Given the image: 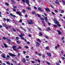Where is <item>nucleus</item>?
Masks as SVG:
<instances>
[{"label":"nucleus","mask_w":65,"mask_h":65,"mask_svg":"<svg viewBox=\"0 0 65 65\" xmlns=\"http://www.w3.org/2000/svg\"><path fill=\"white\" fill-rule=\"evenodd\" d=\"M16 40H18L19 39V38L18 37H16L15 38Z\"/></svg>","instance_id":"obj_20"},{"label":"nucleus","mask_w":65,"mask_h":65,"mask_svg":"<svg viewBox=\"0 0 65 65\" xmlns=\"http://www.w3.org/2000/svg\"><path fill=\"white\" fill-rule=\"evenodd\" d=\"M13 11H14V12H16V10L15 9H13Z\"/></svg>","instance_id":"obj_36"},{"label":"nucleus","mask_w":65,"mask_h":65,"mask_svg":"<svg viewBox=\"0 0 65 65\" xmlns=\"http://www.w3.org/2000/svg\"><path fill=\"white\" fill-rule=\"evenodd\" d=\"M23 52L24 53V54H26V52L24 51H23Z\"/></svg>","instance_id":"obj_63"},{"label":"nucleus","mask_w":65,"mask_h":65,"mask_svg":"<svg viewBox=\"0 0 65 65\" xmlns=\"http://www.w3.org/2000/svg\"><path fill=\"white\" fill-rule=\"evenodd\" d=\"M37 40L38 41H39V42H41V40H40V39H37Z\"/></svg>","instance_id":"obj_22"},{"label":"nucleus","mask_w":65,"mask_h":65,"mask_svg":"<svg viewBox=\"0 0 65 65\" xmlns=\"http://www.w3.org/2000/svg\"><path fill=\"white\" fill-rule=\"evenodd\" d=\"M55 3L56 4H58V2H55Z\"/></svg>","instance_id":"obj_55"},{"label":"nucleus","mask_w":65,"mask_h":65,"mask_svg":"<svg viewBox=\"0 0 65 65\" xmlns=\"http://www.w3.org/2000/svg\"><path fill=\"white\" fill-rule=\"evenodd\" d=\"M16 13L17 14L19 15L20 16V17L22 16V14H21V13H20V12H19V11H17L16 12Z\"/></svg>","instance_id":"obj_2"},{"label":"nucleus","mask_w":65,"mask_h":65,"mask_svg":"<svg viewBox=\"0 0 65 65\" xmlns=\"http://www.w3.org/2000/svg\"><path fill=\"white\" fill-rule=\"evenodd\" d=\"M40 35H41V36H42V35H43V34L41 32H40Z\"/></svg>","instance_id":"obj_31"},{"label":"nucleus","mask_w":65,"mask_h":65,"mask_svg":"<svg viewBox=\"0 0 65 65\" xmlns=\"http://www.w3.org/2000/svg\"><path fill=\"white\" fill-rule=\"evenodd\" d=\"M45 10H46L47 11H50V9L48 8H45Z\"/></svg>","instance_id":"obj_12"},{"label":"nucleus","mask_w":65,"mask_h":65,"mask_svg":"<svg viewBox=\"0 0 65 65\" xmlns=\"http://www.w3.org/2000/svg\"><path fill=\"white\" fill-rule=\"evenodd\" d=\"M57 31L58 32V34L59 35H61L62 34V32L58 30Z\"/></svg>","instance_id":"obj_9"},{"label":"nucleus","mask_w":65,"mask_h":65,"mask_svg":"<svg viewBox=\"0 0 65 65\" xmlns=\"http://www.w3.org/2000/svg\"><path fill=\"white\" fill-rule=\"evenodd\" d=\"M47 55H48V56H49V57H51V55H52L51 54V52H47Z\"/></svg>","instance_id":"obj_6"},{"label":"nucleus","mask_w":65,"mask_h":65,"mask_svg":"<svg viewBox=\"0 0 65 65\" xmlns=\"http://www.w3.org/2000/svg\"><path fill=\"white\" fill-rule=\"evenodd\" d=\"M13 50H14V51H15L16 52H17V50L15 48H14V49H13Z\"/></svg>","instance_id":"obj_51"},{"label":"nucleus","mask_w":65,"mask_h":65,"mask_svg":"<svg viewBox=\"0 0 65 65\" xmlns=\"http://www.w3.org/2000/svg\"><path fill=\"white\" fill-rule=\"evenodd\" d=\"M16 47V46H12V48L13 49H14V48H15Z\"/></svg>","instance_id":"obj_25"},{"label":"nucleus","mask_w":65,"mask_h":65,"mask_svg":"<svg viewBox=\"0 0 65 65\" xmlns=\"http://www.w3.org/2000/svg\"><path fill=\"white\" fill-rule=\"evenodd\" d=\"M31 63H33V64L35 63V62L33 61H31Z\"/></svg>","instance_id":"obj_60"},{"label":"nucleus","mask_w":65,"mask_h":65,"mask_svg":"<svg viewBox=\"0 0 65 65\" xmlns=\"http://www.w3.org/2000/svg\"><path fill=\"white\" fill-rule=\"evenodd\" d=\"M2 56L3 58H5V59L6 58V57H5V56H4L3 55H2Z\"/></svg>","instance_id":"obj_35"},{"label":"nucleus","mask_w":65,"mask_h":65,"mask_svg":"<svg viewBox=\"0 0 65 65\" xmlns=\"http://www.w3.org/2000/svg\"><path fill=\"white\" fill-rule=\"evenodd\" d=\"M28 24H29L30 25H31L32 24H33V22H32V21L31 20H30V21H28Z\"/></svg>","instance_id":"obj_3"},{"label":"nucleus","mask_w":65,"mask_h":65,"mask_svg":"<svg viewBox=\"0 0 65 65\" xmlns=\"http://www.w3.org/2000/svg\"><path fill=\"white\" fill-rule=\"evenodd\" d=\"M21 35H19V36L20 37H22L23 36H25L24 34H23L22 33H21Z\"/></svg>","instance_id":"obj_5"},{"label":"nucleus","mask_w":65,"mask_h":65,"mask_svg":"<svg viewBox=\"0 0 65 65\" xmlns=\"http://www.w3.org/2000/svg\"><path fill=\"white\" fill-rule=\"evenodd\" d=\"M55 22L56 23V24H58L57 25L58 26H59V27H61V25L59 24V22L57 21L56 20L55 21Z\"/></svg>","instance_id":"obj_4"},{"label":"nucleus","mask_w":65,"mask_h":65,"mask_svg":"<svg viewBox=\"0 0 65 65\" xmlns=\"http://www.w3.org/2000/svg\"><path fill=\"white\" fill-rule=\"evenodd\" d=\"M38 55H39V56H41V54L38 53Z\"/></svg>","instance_id":"obj_48"},{"label":"nucleus","mask_w":65,"mask_h":65,"mask_svg":"<svg viewBox=\"0 0 65 65\" xmlns=\"http://www.w3.org/2000/svg\"><path fill=\"white\" fill-rule=\"evenodd\" d=\"M42 57L43 58H45V56L44 55H43Z\"/></svg>","instance_id":"obj_64"},{"label":"nucleus","mask_w":65,"mask_h":65,"mask_svg":"<svg viewBox=\"0 0 65 65\" xmlns=\"http://www.w3.org/2000/svg\"><path fill=\"white\" fill-rule=\"evenodd\" d=\"M55 48L56 49H57L58 48V47H57V46H55Z\"/></svg>","instance_id":"obj_57"},{"label":"nucleus","mask_w":65,"mask_h":65,"mask_svg":"<svg viewBox=\"0 0 65 65\" xmlns=\"http://www.w3.org/2000/svg\"><path fill=\"white\" fill-rule=\"evenodd\" d=\"M56 64L57 65H60V64H59V63H58L57 62H56Z\"/></svg>","instance_id":"obj_45"},{"label":"nucleus","mask_w":65,"mask_h":65,"mask_svg":"<svg viewBox=\"0 0 65 65\" xmlns=\"http://www.w3.org/2000/svg\"><path fill=\"white\" fill-rule=\"evenodd\" d=\"M10 15H11V16H12H12H13V14H12L11 13H10Z\"/></svg>","instance_id":"obj_54"},{"label":"nucleus","mask_w":65,"mask_h":65,"mask_svg":"<svg viewBox=\"0 0 65 65\" xmlns=\"http://www.w3.org/2000/svg\"><path fill=\"white\" fill-rule=\"evenodd\" d=\"M35 61H37V62H38L39 63H40V61L39 60H37V59H35Z\"/></svg>","instance_id":"obj_7"},{"label":"nucleus","mask_w":65,"mask_h":65,"mask_svg":"<svg viewBox=\"0 0 65 65\" xmlns=\"http://www.w3.org/2000/svg\"><path fill=\"white\" fill-rule=\"evenodd\" d=\"M25 2L27 4H29V1H28V0H25Z\"/></svg>","instance_id":"obj_15"},{"label":"nucleus","mask_w":65,"mask_h":65,"mask_svg":"<svg viewBox=\"0 0 65 65\" xmlns=\"http://www.w3.org/2000/svg\"><path fill=\"white\" fill-rule=\"evenodd\" d=\"M36 43L37 44H36V46H38V45H40V43H39L38 42H36Z\"/></svg>","instance_id":"obj_8"},{"label":"nucleus","mask_w":65,"mask_h":65,"mask_svg":"<svg viewBox=\"0 0 65 65\" xmlns=\"http://www.w3.org/2000/svg\"><path fill=\"white\" fill-rule=\"evenodd\" d=\"M44 18H45V21H47V20H48L47 18V17H45Z\"/></svg>","instance_id":"obj_24"},{"label":"nucleus","mask_w":65,"mask_h":65,"mask_svg":"<svg viewBox=\"0 0 65 65\" xmlns=\"http://www.w3.org/2000/svg\"><path fill=\"white\" fill-rule=\"evenodd\" d=\"M38 10H39L40 11H43L41 9V8L40 7H39V8L38 9Z\"/></svg>","instance_id":"obj_14"},{"label":"nucleus","mask_w":65,"mask_h":65,"mask_svg":"<svg viewBox=\"0 0 65 65\" xmlns=\"http://www.w3.org/2000/svg\"><path fill=\"white\" fill-rule=\"evenodd\" d=\"M17 42L18 44H20V42L18 41H17Z\"/></svg>","instance_id":"obj_37"},{"label":"nucleus","mask_w":65,"mask_h":65,"mask_svg":"<svg viewBox=\"0 0 65 65\" xmlns=\"http://www.w3.org/2000/svg\"><path fill=\"white\" fill-rule=\"evenodd\" d=\"M6 39L7 40H8V41H11V40L9 38H8V37H6Z\"/></svg>","instance_id":"obj_10"},{"label":"nucleus","mask_w":65,"mask_h":65,"mask_svg":"<svg viewBox=\"0 0 65 65\" xmlns=\"http://www.w3.org/2000/svg\"><path fill=\"white\" fill-rule=\"evenodd\" d=\"M5 4L6 5H7V6H8V5H9V4H8V3H5Z\"/></svg>","instance_id":"obj_23"},{"label":"nucleus","mask_w":65,"mask_h":65,"mask_svg":"<svg viewBox=\"0 0 65 65\" xmlns=\"http://www.w3.org/2000/svg\"><path fill=\"white\" fill-rule=\"evenodd\" d=\"M22 1L24 3H25V0H22Z\"/></svg>","instance_id":"obj_47"},{"label":"nucleus","mask_w":65,"mask_h":65,"mask_svg":"<svg viewBox=\"0 0 65 65\" xmlns=\"http://www.w3.org/2000/svg\"><path fill=\"white\" fill-rule=\"evenodd\" d=\"M3 39H4V40H5L6 39V37H3Z\"/></svg>","instance_id":"obj_38"},{"label":"nucleus","mask_w":65,"mask_h":65,"mask_svg":"<svg viewBox=\"0 0 65 65\" xmlns=\"http://www.w3.org/2000/svg\"><path fill=\"white\" fill-rule=\"evenodd\" d=\"M6 20H7V22H8V21H9V19H6Z\"/></svg>","instance_id":"obj_52"},{"label":"nucleus","mask_w":65,"mask_h":65,"mask_svg":"<svg viewBox=\"0 0 65 65\" xmlns=\"http://www.w3.org/2000/svg\"><path fill=\"white\" fill-rule=\"evenodd\" d=\"M22 61L23 63H26V60H25V58H23L22 59Z\"/></svg>","instance_id":"obj_11"},{"label":"nucleus","mask_w":65,"mask_h":65,"mask_svg":"<svg viewBox=\"0 0 65 65\" xmlns=\"http://www.w3.org/2000/svg\"><path fill=\"white\" fill-rule=\"evenodd\" d=\"M48 25H49V26H50V25H51V23H48Z\"/></svg>","instance_id":"obj_50"},{"label":"nucleus","mask_w":65,"mask_h":65,"mask_svg":"<svg viewBox=\"0 0 65 65\" xmlns=\"http://www.w3.org/2000/svg\"><path fill=\"white\" fill-rule=\"evenodd\" d=\"M19 49H21V48H22V47L20 46H19Z\"/></svg>","instance_id":"obj_59"},{"label":"nucleus","mask_w":65,"mask_h":65,"mask_svg":"<svg viewBox=\"0 0 65 65\" xmlns=\"http://www.w3.org/2000/svg\"><path fill=\"white\" fill-rule=\"evenodd\" d=\"M44 14L45 15V16H46V17L47 16V15H46V14L45 13H44Z\"/></svg>","instance_id":"obj_62"},{"label":"nucleus","mask_w":65,"mask_h":65,"mask_svg":"<svg viewBox=\"0 0 65 65\" xmlns=\"http://www.w3.org/2000/svg\"><path fill=\"white\" fill-rule=\"evenodd\" d=\"M14 64H15V65H17V61H14Z\"/></svg>","instance_id":"obj_33"},{"label":"nucleus","mask_w":65,"mask_h":65,"mask_svg":"<svg viewBox=\"0 0 65 65\" xmlns=\"http://www.w3.org/2000/svg\"><path fill=\"white\" fill-rule=\"evenodd\" d=\"M40 19L41 20H42V21H44V19L42 18H41Z\"/></svg>","instance_id":"obj_34"},{"label":"nucleus","mask_w":65,"mask_h":65,"mask_svg":"<svg viewBox=\"0 0 65 65\" xmlns=\"http://www.w3.org/2000/svg\"><path fill=\"white\" fill-rule=\"evenodd\" d=\"M22 22V19H20V20L19 21V22L20 23H21Z\"/></svg>","instance_id":"obj_44"},{"label":"nucleus","mask_w":65,"mask_h":65,"mask_svg":"<svg viewBox=\"0 0 65 65\" xmlns=\"http://www.w3.org/2000/svg\"><path fill=\"white\" fill-rule=\"evenodd\" d=\"M4 45L5 47H8V46L6 44H4Z\"/></svg>","instance_id":"obj_13"},{"label":"nucleus","mask_w":65,"mask_h":65,"mask_svg":"<svg viewBox=\"0 0 65 65\" xmlns=\"http://www.w3.org/2000/svg\"><path fill=\"white\" fill-rule=\"evenodd\" d=\"M4 21H6V19H5V18H4Z\"/></svg>","instance_id":"obj_58"},{"label":"nucleus","mask_w":65,"mask_h":65,"mask_svg":"<svg viewBox=\"0 0 65 65\" xmlns=\"http://www.w3.org/2000/svg\"><path fill=\"white\" fill-rule=\"evenodd\" d=\"M22 11L23 12H26V11L24 9H23Z\"/></svg>","instance_id":"obj_49"},{"label":"nucleus","mask_w":65,"mask_h":65,"mask_svg":"<svg viewBox=\"0 0 65 65\" xmlns=\"http://www.w3.org/2000/svg\"><path fill=\"white\" fill-rule=\"evenodd\" d=\"M9 55L11 57H16V55L11 53H9Z\"/></svg>","instance_id":"obj_1"},{"label":"nucleus","mask_w":65,"mask_h":65,"mask_svg":"<svg viewBox=\"0 0 65 65\" xmlns=\"http://www.w3.org/2000/svg\"><path fill=\"white\" fill-rule=\"evenodd\" d=\"M6 64H8V65H10V63L9 62V61H7L6 62Z\"/></svg>","instance_id":"obj_16"},{"label":"nucleus","mask_w":65,"mask_h":65,"mask_svg":"<svg viewBox=\"0 0 65 65\" xmlns=\"http://www.w3.org/2000/svg\"><path fill=\"white\" fill-rule=\"evenodd\" d=\"M37 15L38 17H39V18H40V17H41V16L38 14H37Z\"/></svg>","instance_id":"obj_32"},{"label":"nucleus","mask_w":65,"mask_h":65,"mask_svg":"<svg viewBox=\"0 0 65 65\" xmlns=\"http://www.w3.org/2000/svg\"><path fill=\"white\" fill-rule=\"evenodd\" d=\"M25 48H26L28 49L29 48V47H28V46H25Z\"/></svg>","instance_id":"obj_30"},{"label":"nucleus","mask_w":65,"mask_h":65,"mask_svg":"<svg viewBox=\"0 0 65 65\" xmlns=\"http://www.w3.org/2000/svg\"><path fill=\"white\" fill-rule=\"evenodd\" d=\"M21 37V38L23 40H24L25 38H24L23 37Z\"/></svg>","instance_id":"obj_40"},{"label":"nucleus","mask_w":65,"mask_h":65,"mask_svg":"<svg viewBox=\"0 0 65 65\" xmlns=\"http://www.w3.org/2000/svg\"><path fill=\"white\" fill-rule=\"evenodd\" d=\"M34 8H35V9H37V7H36L34 6Z\"/></svg>","instance_id":"obj_46"},{"label":"nucleus","mask_w":65,"mask_h":65,"mask_svg":"<svg viewBox=\"0 0 65 65\" xmlns=\"http://www.w3.org/2000/svg\"><path fill=\"white\" fill-rule=\"evenodd\" d=\"M7 43H8L9 44H10V42L9 41H7Z\"/></svg>","instance_id":"obj_42"},{"label":"nucleus","mask_w":65,"mask_h":65,"mask_svg":"<svg viewBox=\"0 0 65 65\" xmlns=\"http://www.w3.org/2000/svg\"><path fill=\"white\" fill-rule=\"evenodd\" d=\"M32 14H35V12L34 11H32Z\"/></svg>","instance_id":"obj_28"},{"label":"nucleus","mask_w":65,"mask_h":65,"mask_svg":"<svg viewBox=\"0 0 65 65\" xmlns=\"http://www.w3.org/2000/svg\"><path fill=\"white\" fill-rule=\"evenodd\" d=\"M64 37H63L61 38L62 40H63V39H64Z\"/></svg>","instance_id":"obj_61"},{"label":"nucleus","mask_w":65,"mask_h":65,"mask_svg":"<svg viewBox=\"0 0 65 65\" xmlns=\"http://www.w3.org/2000/svg\"><path fill=\"white\" fill-rule=\"evenodd\" d=\"M48 30H50V31L51 30V28H50V27H48L47 28Z\"/></svg>","instance_id":"obj_29"},{"label":"nucleus","mask_w":65,"mask_h":65,"mask_svg":"<svg viewBox=\"0 0 65 65\" xmlns=\"http://www.w3.org/2000/svg\"><path fill=\"white\" fill-rule=\"evenodd\" d=\"M26 58H29V56H26Z\"/></svg>","instance_id":"obj_53"},{"label":"nucleus","mask_w":65,"mask_h":65,"mask_svg":"<svg viewBox=\"0 0 65 65\" xmlns=\"http://www.w3.org/2000/svg\"><path fill=\"white\" fill-rule=\"evenodd\" d=\"M7 58H10V56H9V55H7Z\"/></svg>","instance_id":"obj_56"},{"label":"nucleus","mask_w":65,"mask_h":65,"mask_svg":"<svg viewBox=\"0 0 65 65\" xmlns=\"http://www.w3.org/2000/svg\"><path fill=\"white\" fill-rule=\"evenodd\" d=\"M11 1L14 4H15V3H16L15 2H14V0H11Z\"/></svg>","instance_id":"obj_17"},{"label":"nucleus","mask_w":65,"mask_h":65,"mask_svg":"<svg viewBox=\"0 0 65 65\" xmlns=\"http://www.w3.org/2000/svg\"><path fill=\"white\" fill-rule=\"evenodd\" d=\"M3 26H4V27H7V25H6V24L4 23L3 24Z\"/></svg>","instance_id":"obj_19"},{"label":"nucleus","mask_w":65,"mask_h":65,"mask_svg":"<svg viewBox=\"0 0 65 65\" xmlns=\"http://www.w3.org/2000/svg\"><path fill=\"white\" fill-rule=\"evenodd\" d=\"M46 63H47V64H48V65H50V63H49V62L47 61Z\"/></svg>","instance_id":"obj_39"},{"label":"nucleus","mask_w":65,"mask_h":65,"mask_svg":"<svg viewBox=\"0 0 65 65\" xmlns=\"http://www.w3.org/2000/svg\"><path fill=\"white\" fill-rule=\"evenodd\" d=\"M45 48L46 50H48V47H45Z\"/></svg>","instance_id":"obj_41"},{"label":"nucleus","mask_w":65,"mask_h":65,"mask_svg":"<svg viewBox=\"0 0 65 65\" xmlns=\"http://www.w3.org/2000/svg\"><path fill=\"white\" fill-rule=\"evenodd\" d=\"M53 26L55 28H57V25L54 24Z\"/></svg>","instance_id":"obj_21"},{"label":"nucleus","mask_w":65,"mask_h":65,"mask_svg":"<svg viewBox=\"0 0 65 65\" xmlns=\"http://www.w3.org/2000/svg\"><path fill=\"white\" fill-rule=\"evenodd\" d=\"M61 13H64V11L63 10H62L61 11Z\"/></svg>","instance_id":"obj_43"},{"label":"nucleus","mask_w":65,"mask_h":65,"mask_svg":"<svg viewBox=\"0 0 65 65\" xmlns=\"http://www.w3.org/2000/svg\"><path fill=\"white\" fill-rule=\"evenodd\" d=\"M12 29L14 32H16V29L15 28H12Z\"/></svg>","instance_id":"obj_18"},{"label":"nucleus","mask_w":65,"mask_h":65,"mask_svg":"<svg viewBox=\"0 0 65 65\" xmlns=\"http://www.w3.org/2000/svg\"><path fill=\"white\" fill-rule=\"evenodd\" d=\"M27 9H28V10H31V8H29V7H27Z\"/></svg>","instance_id":"obj_26"},{"label":"nucleus","mask_w":65,"mask_h":65,"mask_svg":"<svg viewBox=\"0 0 65 65\" xmlns=\"http://www.w3.org/2000/svg\"><path fill=\"white\" fill-rule=\"evenodd\" d=\"M44 37L45 38H47V39H48V36H45Z\"/></svg>","instance_id":"obj_27"}]
</instances>
